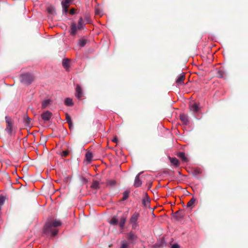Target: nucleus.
Returning a JSON list of instances; mask_svg holds the SVG:
<instances>
[{"instance_id": "412c9836", "label": "nucleus", "mask_w": 248, "mask_h": 248, "mask_svg": "<svg viewBox=\"0 0 248 248\" xmlns=\"http://www.w3.org/2000/svg\"><path fill=\"white\" fill-rule=\"evenodd\" d=\"M85 157L87 161L89 162H90L92 160L93 158V155L92 153L90 152H87L86 154Z\"/></svg>"}, {"instance_id": "20e7f679", "label": "nucleus", "mask_w": 248, "mask_h": 248, "mask_svg": "<svg viewBox=\"0 0 248 248\" xmlns=\"http://www.w3.org/2000/svg\"><path fill=\"white\" fill-rule=\"evenodd\" d=\"M5 120L6 123V128L5 130L9 135H11L12 131V128L14 125V122H12L11 119L7 117H5Z\"/></svg>"}, {"instance_id": "6e6552de", "label": "nucleus", "mask_w": 248, "mask_h": 248, "mask_svg": "<svg viewBox=\"0 0 248 248\" xmlns=\"http://www.w3.org/2000/svg\"><path fill=\"white\" fill-rule=\"evenodd\" d=\"M51 116L52 113L48 111H46L43 112L41 115L42 119L45 121H49Z\"/></svg>"}, {"instance_id": "c756f323", "label": "nucleus", "mask_w": 248, "mask_h": 248, "mask_svg": "<svg viewBox=\"0 0 248 248\" xmlns=\"http://www.w3.org/2000/svg\"><path fill=\"white\" fill-rule=\"evenodd\" d=\"M128 195H129V192L127 191H124L123 193V197L122 198V201L126 200L128 198Z\"/></svg>"}, {"instance_id": "f8f14e48", "label": "nucleus", "mask_w": 248, "mask_h": 248, "mask_svg": "<svg viewBox=\"0 0 248 248\" xmlns=\"http://www.w3.org/2000/svg\"><path fill=\"white\" fill-rule=\"evenodd\" d=\"M78 30H79L78 28V26L75 23H72L71 25V29L70 31V34L72 35H75Z\"/></svg>"}, {"instance_id": "7ed1b4c3", "label": "nucleus", "mask_w": 248, "mask_h": 248, "mask_svg": "<svg viewBox=\"0 0 248 248\" xmlns=\"http://www.w3.org/2000/svg\"><path fill=\"white\" fill-rule=\"evenodd\" d=\"M140 217V213L138 212H135L129 220L130 223L132 225V228L133 230L136 229L139 225L138 223V220Z\"/></svg>"}, {"instance_id": "a211bd4d", "label": "nucleus", "mask_w": 248, "mask_h": 248, "mask_svg": "<svg viewBox=\"0 0 248 248\" xmlns=\"http://www.w3.org/2000/svg\"><path fill=\"white\" fill-rule=\"evenodd\" d=\"M99 182L97 181H93L91 186V188L94 189H98L99 188Z\"/></svg>"}, {"instance_id": "0eeeda50", "label": "nucleus", "mask_w": 248, "mask_h": 248, "mask_svg": "<svg viewBox=\"0 0 248 248\" xmlns=\"http://www.w3.org/2000/svg\"><path fill=\"white\" fill-rule=\"evenodd\" d=\"M72 1L73 0H64L62 2L63 11L65 13H67L68 12L69 6Z\"/></svg>"}, {"instance_id": "ddd939ff", "label": "nucleus", "mask_w": 248, "mask_h": 248, "mask_svg": "<svg viewBox=\"0 0 248 248\" xmlns=\"http://www.w3.org/2000/svg\"><path fill=\"white\" fill-rule=\"evenodd\" d=\"M177 156L179 157L183 162H187L188 161V158L186 156L184 152H179L177 154Z\"/></svg>"}, {"instance_id": "ea45409f", "label": "nucleus", "mask_w": 248, "mask_h": 248, "mask_svg": "<svg viewBox=\"0 0 248 248\" xmlns=\"http://www.w3.org/2000/svg\"><path fill=\"white\" fill-rule=\"evenodd\" d=\"M87 22H89V19H87Z\"/></svg>"}, {"instance_id": "cd10ccee", "label": "nucleus", "mask_w": 248, "mask_h": 248, "mask_svg": "<svg viewBox=\"0 0 248 248\" xmlns=\"http://www.w3.org/2000/svg\"><path fill=\"white\" fill-rule=\"evenodd\" d=\"M86 40L84 39H81L79 40V45L81 46V47H83L86 44Z\"/></svg>"}, {"instance_id": "473e14b6", "label": "nucleus", "mask_w": 248, "mask_h": 248, "mask_svg": "<svg viewBox=\"0 0 248 248\" xmlns=\"http://www.w3.org/2000/svg\"><path fill=\"white\" fill-rule=\"evenodd\" d=\"M47 11L49 14H53L55 10L53 7H49L47 8Z\"/></svg>"}, {"instance_id": "1a4fd4ad", "label": "nucleus", "mask_w": 248, "mask_h": 248, "mask_svg": "<svg viewBox=\"0 0 248 248\" xmlns=\"http://www.w3.org/2000/svg\"><path fill=\"white\" fill-rule=\"evenodd\" d=\"M127 238L132 243H135L137 239V236L134 233L130 232L127 234Z\"/></svg>"}, {"instance_id": "dca6fc26", "label": "nucleus", "mask_w": 248, "mask_h": 248, "mask_svg": "<svg viewBox=\"0 0 248 248\" xmlns=\"http://www.w3.org/2000/svg\"><path fill=\"white\" fill-rule=\"evenodd\" d=\"M70 60L68 59H65L63 60L62 65L63 67L67 71L69 68Z\"/></svg>"}, {"instance_id": "423d86ee", "label": "nucleus", "mask_w": 248, "mask_h": 248, "mask_svg": "<svg viewBox=\"0 0 248 248\" xmlns=\"http://www.w3.org/2000/svg\"><path fill=\"white\" fill-rule=\"evenodd\" d=\"M75 96L78 99H81L83 96V92L81 87L79 85L77 84L76 87Z\"/></svg>"}, {"instance_id": "4c0bfd02", "label": "nucleus", "mask_w": 248, "mask_h": 248, "mask_svg": "<svg viewBox=\"0 0 248 248\" xmlns=\"http://www.w3.org/2000/svg\"><path fill=\"white\" fill-rule=\"evenodd\" d=\"M112 141L114 143H117L118 141V139L116 137L114 138Z\"/></svg>"}, {"instance_id": "f257e3e1", "label": "nucleus", "mask_w": 248, "mask_h": 248, "mask_svg": "<svg viewBox=\"0 0 248 248\" xmlns=\"http://www.w3.org/2000/svg\"><path fill=\"white\" fill-rule=\"evenodd\" d=\"M61 224V222L57 219L47 221L44 227V232L47 235L55 236L58 232L56 228Z\"/></svg>"}, {"instance_id": "4468645a", "label": "nucleus", "mask_w": 248, "mask_h": 248, "mask_svg": "<svg viewBox=\"0 0 248 248\" xmlns=\"http://www.w3.org/2000/svg\"><path fill=\"white\" fill-rule=\"evenodd\" d=\"M169 159L170 163L174 165L175 167H177L179 166L180 163L179 160L176 157H169Z\"/></svg>"}, {"instance_id": "bb28decb", "label": "nucleus", "mask_w": 248, "mask_h": 248, "mask_svg": "<svg viewBox=\"0 0 248 248\" xmlns=\"http://www.w3.org/2000/svg\"><path fill=\"white\" fill-rule=\"evenodd\" d=\"M66 120L67 121V123L69 124V128L71 129L72 124L71 118H70V116H69L68 114L66 115Z\"/></svg>"}, {"instance_id": "58836bf2", "label": "nucleus", "mask_w": 248, "mask_h": 248, "mask_svg": "<svg viewBox=\"0 0 248 248\" xmlns=\"http://www.w3.org/2000/svg\"><path fill=\"white\" fill-rule=\"evenodd\" d=\"M196 118H197V119H199V116H196Z\"/></svg>"}, {"instance_id": "39448f33", "label": "nucleus", "mask_w": 248, "mask_h": 248, "mask_svg": "<svg viewBox=\"0 0 248 248\" xmlns=\"http://www.w3.org/2000/svg\"><path fill=\"white\" fill-rule=\"evenodd\" d=\"M189 107L190 111L195 115L198 113L200 111V108L198 104L195 102L190 103Z\"/></svg>"}, {"instance_id": "aec40b11", "label": "nucleus", "mask_w": 248, "mask_h": 248, "mask_svg": "<svg viewBox=\"0 0 248 248\" xmlns=\"http://www.w3.org/2000/svg\"><path fill=\"white\" fill-rule=\"evenodd\" d=\"M125 221H126V218L125 217H122L121 218L120 220L119 223V225L121 229H123L124 228V224H125Z\"/></svg>"}, {"instance_id": "f3484780", "label": "nucleus", "mask_w": 248, "mask_h": 248, "mask_svg": "<svg viewBox=\"0 0 248 248\" xmlns=\"http://www.w3.org/2000/svg\"><path fill=\"white\" fill-rule=\"evenodd\" d=\"M64 104L67 106H72L74 105L72 99L68 97L65 99Z\"/></svg>"}, {"instance_id": "f704fd0d", "label": "nucleus", "mask_w": 248, "mask_h": 248, "mask_svg": "<svg viewBox=\"0 0 248 248\" xmlns=\"http://www.w3.org/2000/svg\"><path fill=\"white\" fill-rule=\"evenodd\" d=\"M16 188H18V187H20L21 186V183L19 182H18L17 180L16 179Z\"/></svg>"}, {"instance_id": "6ab92c4d", "label": "nucleus", "mask_w": 248, "mask_h": 248, "mask_svg": "<svg viewBox=\"0 0 248 248\" xmlns=\"http://www.w3.org/2000/svg\"><path fill=\"white\" fill-rule=\"evenodd\" d=\"M84 26V24L83 21V19L81 17H80L78 22V30H81L83 29Z\"/></svg>"}, {"instance_id": "f03ea898", "label": "nucleus", "mask_w": 248, "mask_h": 248, "mask_svg": "<svg viewBox=\"0 0 248 248\" xmlns=\"http://www.w3.org/2000/svg\"><path fill=\"white\" fill-rule=\"evenodd\" d=\"M20 80L24 84H30L34 80V77L31 73H25L20 76Z\"/></svg>"}, {"instance_id": "7c9ffc66", "label": "nucleus", "mask_w": 248, "mask_h": 248, "mask_svg": "<svg viewBox=\"0 0 248 248\" xmlns=\"http://www.w3.org/2000/svg\"><path fill=\"white\" fill-rule=\"evenodd\" d=\"M95 13L96 15H99L100 16H101L102 15V12L101 10L97 7H96L95 9Z\"/></svg>"}, {"instance_id": "393cba45", "label": "nucleus", "mask_w": 248, "mask_h": 248, "mask_svg": "<svg viewBox=\"0 0 248 248\" xmlns=\"http://www.w3.org/2000/svg\"><path fill=\"white\" fill-rule=\"evenodd\" d=\"M24 121L25 123V124L29 126L31 124V119L28 116H25L24 118Z\"/></svg>"}, {"instance_id": "2f4dec72", "label": "nucleus", "mask_w": 248, "mask_h": 248, "mask_svg": "<svg viewBox=\"0 0 248 248\" xmlns=\"http://www.w3.org/2000/svg\"><path fill=\"white\" fill-rule=\"evenodd\" d=\"M5 198L4 196L1 195L0 196V206H1L5 202Z\"/></svg>"}, {"instance_id": "2eb2a0df", "label": "nucleus", "mask_w": 248, "mask_h": 248, "mask_svg": "<svg viewBox=\"0 0 248 248\" xmlns=\"http://www.w3.org/2000/svg\"><path fill=\"white\" fill-rule=\"evenodd\" d=\"M140 173H139L136 176L135 179L134 186L136 187L140 186L142 184L141 181L139 178V176H140Z\"/></svg>"}, {"instance_id": "5701e85b", "label": "nucleus", "mask_w": 248, "mask_h": 248, "mask_svg": "<svg viewBox=\"0 0 248 248\" xmlns=\"http://www.w3.org/2000/svg\"><path fill=\"white\" fill-rule=\"evenodd\" d=\"M106 183L108 186H113L116 185V182L114 180H108Z\"/></svg>"}, {"instance_id": "b1692460", "label": "nucleus", "mask_w": 248, "mask_h": 248, "mask_svg": "<svg viewBox=\"0 0 248 248\" xmlns=\"http://www.w3.org/2000/svg\"><path fill=\"white\" fill-rule=\"evenodd\" d=\"M129 243L125 241H122L120 248H128Z\"/></svg>"}, {"instance_id": "c9c22d12", "label": "nucleus", "mask_w": 248, "mask_h": 248, "mask_svg": "<svg viewBox=\"0 0 248 248\" xmlns=\"http://www.w3.org/2000/svg\"><path fill=\"white\" fill-rule=\"evenodd\" d=\"M179 246L177 244H173L171 246V248H179Z\"/></svg>"}, {"instance_id": "e433bc0d", "label": "nucleus", "mask_w": 248, "mask_h": 248, "mask_svg": "<svg viewBox=\"0 0 248 248\" xmlns=\"http://www.w3.org/2000/svg\"><path fill=\"white\" fill-rule=\"evenodd\" d=\"M75 13V10L74 9H72L70 11V14L71 15H74Z\"/></svg>"}, {"instance_id": "c85d7f7f", "label": "nucleus", "mask_w": 248, "mask_h": 248, "mask_svg": "<svg viewBox=\"0 0 248 248\" xmlns=\"http://www.w3.org/2000/svg\"><path fill=\"white\" fill-rule=\"evenodd\" d=\"M195 200L193 198L191 199L187 203V207H191L194 203Z\"/></svg>"}, {"instance_id": "72a5a7b5", "label": "nucleus", "mask_w": 248, "mask_h": 248, "mask_svg": "<svg viewBox=\"0 0 248 248\" xmlns=\"http://www.w3.org/2000/svg\"><path fill=\"white\" fill-rule=\"evenodd\" d=\"M69 152L67 151H64L62 152V155L64 157H66L68 155Z\"/></svg>"}, {"instance_id": "a878e982", "label": "nucleus", "mask_w": 248, "mask_h": 248, "mask_svg": "<svg viewBox=\"0 0 248 248\" xmlns=\"http://www.w3.org/2000/svg\"><path fill=\"white\" fill-rule=\"evenodd\" d=\"M109 223L112 225H116L118 223V219L114 217L111 219Z\"/></svg>"}, {"instance_id": "9b49d317", "label": "nucleus", "mask_w": 248, "mask_h": 248, "mask_svg": "<svg viewBox=\"0 0 248 248\" xmlns=\"http://www.w3.org/2000/svg\"><path fill=\"white\" fill-rule=\"evenodd\" d=\"M185 79V76L184 74H181L176 81V83L177 86H180L183 84Z\"/></svg>"}, {"instance_id": "4be33fe9", "label": "nucleus", "mask_w": 248, "mask_h": 248, "mask_svg": "<svg viewBox=\"0 0 248 248\" xmlns=\"http://www.w3.org/2000/svg\"><path fill=\"white\" fill-rule=\"evenodd\" d=\"M50 102V100L49 99H47L43 101L42 103V107L43 108H45L47 107V106L49 104Z\"/></svg>"}, {"instance_id": "9d476101", "label": "nucleus", "mask_w": 248, "mask_h": 248, "mask_svg": "<svg viewBox=\"0 0 248 248\" xmlns=\"http://www.w3.org/2000/svg\"><path fill=\"white\" fill-rule=\"evenodd\" d=\"M180 119L183 124L186 125L188 124L189 121L186 115L184 113L181 114L180 115Z\"/></svg>"}]
</instances>
